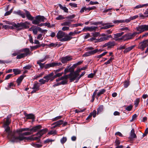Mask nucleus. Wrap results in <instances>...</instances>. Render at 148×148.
Instances as JSON below:
<instances>
[{"mask_svg": "<svg viewBox=\"0 0 148 148\" xmlns=\"http://www.w3.org/2000/svg\"><path fill=\"white\" fill-rule=\"evenodd\" d=\"M83 70V67L81 69L77 68V70L74 72L71 73L69 74H68L69 77V79L70 82L73 81L77 77V80H78L83 75V72L82 73L81 75L79 76V73L82 70Z\"/></svg>", "mask_w": 148, "mask_h": 148, "instance_id": "obj_1", "label": "nucleus"}, {"mask_svg": "<svg viewBox=\"0 0 148 148\" xmlns=\"http://www.w3.org/2000/svg\"><path fill=\"white\" fill-rule=\"evenodd\" d=\"M56 36L58 39L61 42H65L70 40L73 38L70 37L65 32L59 31L57 33Z\"/></svg>", "mask_w": 148, "mask_h": 148, "instance_id": "obj_2", "label": "nucleus"}, {"mask_svg": "<svg viewBox=\"0 0 148 148\" xmlns=\"http://www.w3.org/2000/svg\"><path fill=\"white\" fill-rule=\"evenodd\" d=\"M3 127L5 129L4 132V134L7 135L8 138L12 142H14L12 141V139L15 138L16 136H15L14 133L12 132L10 130V127L9 126L3 125Z\"/></svg>", "mask_w": 148, "mask_h": 148, "instance_id": "obj_3", "label": "nucleus"}, {"mask_svg": "<svg viewBox=\"0 0 148 148\" xmlns=\"http://www.w3.org/2000/svg\"><path fill=\"white\" fill-rule=\"evenodd\" d=\"M32 134V132L30 131L29 132H25L22 134L20 133V134H19V136H16L15 138L12 139V141L13 142H17L19 141L23 140L25 139H27L28 137H25L24 136L29 135Z\"/></svg>", "mask_w": 148, "mask_h": 148, "instance_id": "obj_4", "label": "nucleus"}, {"mask_svg": "<svg viewBox=\"0 0 148 148\" xmlns=\"http://www.w3.org/2000/svg\"><path fill=\"white\" fill-rule=\"evenodd\" d=\"M94 48L92 47H87L85 49L86 51L90 50V51L87 52L84 54V56H91L96 53L99 51H101L102 50L101 49H96L93 50Z\"/></svg>", "mask_w": 148, "mask_h": 148, "instance_id": "obj_5", "label": "nucleus"}, {"mask_svg": "<svg viewBox=\"0 0 148 148\" xmlns=\"http://www.w3.org/2000/svg\"><path fill=\"white\" fill-rule=\"evenodd\" d=\"M136 29L138 32L137 34L148 30V25H138L136 28Z\"/></svg>", "mask_w": 148, "mask_h": 148, "instance_id": "obj_6", "label": "nucleus"}, {"mask_svg": "<svg viewBox=\"0 0 148 148\" xmlns=\"http://www.w3.org/2000/svg\"><path fill=\"white\" fill-rule=\"evenodd\" d=\"M29 23L27 22L24 23L21 22L17 24L14 23L13 24V26L16 28H18L20 27H22L23 28H28L29 27L28 25Z\"/></svg>", "mask_w": 148, "mask_h": 148, "instance_id": "obj_7", "label": "nucleus"}, {"mask_svg": "<svg viewBox=\"0 0 148 148\" xmlns=\"http://www.w3.org/2000/svg\"><path fill=\"white\" fill-rule=\"evenodd\" d=\"M137 34V32H134L132 34L128 33L123 36L125 40L130 39L133 38Z\"/></svg>", "mask_w": 148, "mask_h": 148, "instance_id": "obj_8", "label": "nucleus"}, {"mask_svg": "<svg viewBox=\"0 0 148 148\" xmlns=\"http://www.w3.org/2000/svg\"><path fill=\"white\" fill-rule=\"evenodd\" d=\"M116 45L115 42L114 41H111L106 43L103 46V47H107V49H109L113 48Z\"/></svg>", "mask_w": 148, "mask_h": 148, "instance_id": "obj_9", "label": "nucleus"}, {"mask_svg": "<svg viewBox=\"0 0 148 148\" xmlns=\"http://www.w3.org/2000/svg\"><path fill=\"white\" fill-rule=\"evenodd\" d=\"M148 40H147L140 43L138 45V48L143 50L148 44Z\"/></svg>", "mask_w": 148, "mask_h": 148, "instance_id": "obj_10", "label": "nucleus"}, {"mask_svg": "<svg viewBox=\"0 0 148 148\" xmlns=\"http://www.w3.org/2000/svg\"><path fill=\"white\" fill-rule=\"evenodd\" d=\"M40 86V84L37 82H35L33 85V86L32 88L33 90L31 92V93H33L36 92V91L38 90L39 89V87Z\"/></svg>", "mask_w": 148, "mask_h": 148, "instance_id": "obj_11", "label": "nucleus"}, {"mask_svg": "<svg viewBox=\"0 0 148 148\" xmlns=\"http://www.w3.org/2000/svg\"><path fill=\"white\" fill-rule=\"evenodd\" d=\"M112 36L111 35H108L106 36L102 37L99 39H96V41H95V42H103L106 40H108L109 38H110Z\"/></svg>", "mask_w": 148, "mask_h": 148, "instance_id": "obj_12", "label": "nucleus"}, {"mask_svg": "<svg viewBox=\"0 0 148 148\" xmlns=\"http://www.w3.org/2000/svg\"><path fill=\"white\" fill-rule=\"evenodd\" d=\"M72 59V58L71 56H67L62 58L61 59V61L62 63H65Z\"/></svg>", "mask_w": 148, "mask_h": 148, "instance_id": "obj_13", "label": "nucleus"}, {"mask_svg": "<svg viewBox=\"0 0 148 148\" xmlns=\"http://www.w3.org/2000/svg\"><path fill=\"white\" fill-rule=\"evenodd\" d=\"M97 29H98V27L96 26L85 27L84 28V31L88 30L90 32L95 31Z\"/></svg>", "mask_w": 148, "mask_h": 148, "instance_id": "obj_14", "label": "nucleus"}, {"mask_svg": "<svg viewBox=\"0 0 148 148\" xmlns=\"http://www.w3.org/2000/svg\"><path fill=\"white\" fill-rule=\"evenodd\" d=\"M48 131V129L47 128H45L41 130L38 132L36 135H33L34 136L35 135H38L41 137L44 134H45Z\"/></svg>", "mask_w": 148, "mask_h": 148, "instance_id": "obj_15", "label": "nucleus"}, {"mask_svg": "<svg viewBox=\"0 0 148 148\" xmlns=\"http://www.w3.org/2000/svg\"><path fill=\"white\" fill-rule=\"evenodd\" d=\"M69 79V77L68 75H65L56 79V82H58L62 80V81L66 80V81H68L67 80V79Z\"/></svg>", "mask_w": 148, "mask_h": 148, "instance_id": "obj_16", "label": "nucleus"}, {"mask_svg": "<svg viewBox=\"0 0 148 148\" xmlns=\"http://www.w3.org/2000/svg\"><path fill=\"white\" fill-rule=\"evenodd\" d=\"M20 51L21 52H24L23 54H25V56L29 54L30 53L29 49L28 48H25L21 49Z\"/></svg>", "mask_w": 148, "mask_h": 148, "instance_id": "obj_17", "label": "nucleus"}, {"mask_svg": "<svg viewBox=\"0 0 148 148\" xmlns=\"http://www.w3.org/2000/svg\"><path fill=\"white\" fill-rule=\"evenodd\" d=\"M41 128L42 126L40 125L36 126L31 128V132H32L33 133V132L38 131V130L40 129Z\"/></svg>", "mask_w": 148, "mask_h": 148, "instance_id": "obj_18", "label": "nucleus"}, {"mask_svg": "<svg viewBox=\"0 0 148 148\" xmlns=\"http://www.w3.org/2000/svg\"><path fill=\"white\" fill-rule=\"evenodd\" d=\"M63 121L62 120H60L53 123L52 125L54 126L52 127L53 128H55L56 127L61 125L63 123Z\"/></svg>", "mask_w": 148, "mask_h": 148, "instance_id": "obj_19", "label": "nucleus"}, {"mask_svg": "<svg viewBox=\"0 0 148 148\" xmlns=\"http://www.w3.org/2000/svg\"><path fill=\"white\" fill-rule=\"evenodd\" d=\"M26 131H31V128L30 129L29 128H20L17 130L16 132L18 134H20V133H21L23 132Z\"/></svg>", "mask_w": 148, "mask_h": 148, "instance_id": "obj_20", "label": "nucleus"}, {"mask_svg": "<svg viewBox=\"0 0 148 148\" xmlns=\"http://www.w3.org/2000/svg\"><path fill=\"white\" fill-rule=\"evenodd\" d=\"M24 10L27 19L30 20H32L34 19V17L31 15L29 12L26 10Z\"/></svg>", "mask_w": 148, "mask_h": 148, "instance_id": "obj_21", "label": "nucleus"}, {"mask_svg": "<svg viewBox=\"0 0 148 148\" xmlns=\"http://www.w3.org/2000/svg\"><path fill=\"white\" fill-rule=\"evenodd\" d=\"M136 136L134 130V129L133 128L131 131L130 138V139H133L134 138H136Z\"/></svg>", "mask_w": 148, "mask_h": 148, "instance_id": "obj_22", "label": "nucleus"}, {"mask_svg": "<svg viewBox=\"0 0 148 148\" xmlns=\"http://www.w3.org/2000/svg\"><path fill=\"white\" fill-rule=\"evenodd\" d=\"M14 13L21 16L23 18L25 17V15L24 13H22L21 11L20 10L17 11H15L13 12Z\"/></svg>", "mask_w": 148, "mask_h": 148, "instance_id": "obj_23", "label": "nucleus"}, {"mask_svg": "<svg viewBox=\"0 0 148 148\" xmlns=\"http://www.w3.org/2000/svg\"><path fill=\"white\" fill-rule=\"evenodd\" d=\"M11 117V115H8L7 116L6 119V121L4 123L3 125L9 126V125L10 123V119Z\"/></svg>", "mask_w": 148, "mask_h": 148, "instance_id": "obj_24", "label": "nucleus"}, {"mask_svg": "<svg viewBox=\"0 0 148 148\" xmlns=\"http://www.w3.org/2000/svg\"><path fill=\"white\" fill-rule=\"evenodd\" d=\"M36 19L38 20L39 22H44L45 20V18L43 16H38L36 17Z\"/></svg>", "mask_w": 148, "mask_h": 148, "instance_id": "obj_25", "label": "nucleus"}, {"mask_svg": "<svg viewBox=\"0 0 148 148\" xmlns=\"http://www.w3.org/2000/svg\"><path fill=\"white\" fill-rule=\"evenodd\" d=\"M68 81H66V80L62 81L61 82L59 83H58L56 84H55L53 85V87H55L56 86H57L60 85H64L66 84H67V83Z\"/></svg>", "mask_w": 148, "mask_h": 148, "instance_id": "obj_26", "label": "nucleus"}, {"mask_svg": "<svg viewBox=\"0 0 148 148\" xmlns=\"http://www.w3.org/2000/svg\"><path fill=\"white\" fill-rule=\"evenodd\" d=\"M25 115L27 117V119H33L34 118V116L32 114H27V113H25Z\"/></svg>", "mask_w": 148, "mask_h": 148, "instance_id": "obj_27", "label": "nucleus"}, {"mask_svg": "<svg viewBox=\"0 0 148 148\" xmlns=\"http://www.w3.org/2000/svg\"><path fill=\"white\" fill-rule=\"evenodd\" d=\"M106 91V90L105 89H102L99 92L97 93V95L96 96V98L98 99V97L100 96L101 95L103 94Z\"/></svg>", "mask_w": 148, "mask_h": 148, "instance_id": "obj_28", "label": "nucleus"}, {"mask_svg": "<svg viewBox=\"0 0 148 148\" xmlns=\"http://www.w3.org/2000/svg\"><path fill=\"white\" fill-rule=\"evenodd\" d=\"M81 32L77 31H75L73 32H71L68 35L71 37V36H74L75 34H78L80 33Z\"/></svg>", "mask_w": 148, "mask_h": 148, "instance_id": "obj_29", "label": "nucleus"}, {"mask_svg": "<svg viewBox=\"0 0 148 148\" xmlns=\"http://www.w3.org/2000/svg\"><path fill=\"white\" fill-rule=\"evenodd\" d=\"M135 45H132L130 47H128V48H126V49H125V50H124V53H127L130 51L131 50H132V49H133V48L135 47Z\"/></svg>", "mask_w": 148, "mask_h": 148, "instance_id": "obj_30", "label": "nucleus"}, {"mask_svg": "<svg viewBox=\"0 0 148 148\" xmlns=\"http://www.w3.org/2000/svg\"><path fill=\"white\" fill-rule=\"evenodd\" d=\"M24 77V76L23 75H21L16 80V82L18 85L20 84Z\"/></svg>", "mask_w": 148, "mask_h": 148, "instance_id": "obj_31", "label": "nucleus"}, {"mask_svg": "<svg viewBox=\"0 0 148 148\" xmlns=\"http://www.w3.org/2000/svg\"><path fill=\"white\" fill-rule=\"evenodd\" d=\"M73 20H71L65 22L61 24L62 26H69L71 24V22H72Z\"/></svg>", "mask_w": 148, "mask_h": 148, "instance_id": "obj_32", "label": "nucleus"}, {"mask_svg": "<svg viewBox=\"0 0 148 148\" xmlns=\"http://www.w3.org/2000/svg\"><path fill=\"white\" fill-rule=\"evenodd\" d=\"M53 72H52L47 75L49 80H50L51 81H52L54 79V76H53Z\"/></svg>", "mask_w": 148, "mask_h": 148, "instance_id": "obj_33", "label": "nucleus"}, {"mask_svg": "<svg viewBox=\"0 0 148 148\" xmlns=\"http://www.w3.org/2000/svg\"><path fill=\"white\" fill-rule=\"evenodd\" d=\"M113 39L116 41L121 42L123 40H124L125 38H124V36H123L120 38H119V37L114 38Z\"/></svg>", "mask_w": 148, "mask_h": 148, "instance_id": "obj_34", "label": "nucleus"}, {"mask_svg": "<svg viewBox=\"0 0 148 148\" xmlns=\"http://www.w3.org/2000/svg\"><path fill=\"white\" fill-rule=\"evenodd\" d=\"M38 136L37 137H33L32 136L28 137L27 139H29L32 140H38L40 138V137L39 135H38Z\"/></svg>", "mask_w": 148, "mask_h": 148, "instance_id": "obj_35", "label": "nucleus"}, {"mask_svg": "<svg viewBox=\"0 0 148 148\" xmlns=\"http://www.w3.org/2000/svg\"><path fill=\"white\" fill-rule=\"evenodd\" d=\"M148 5V4H142V5L139 4V5H136V6L135 7H134L133 8V9H138L140 8H143V7H144V6H147Z\"/></svg>", "mask_w": 148, "mask_h": 148, "instance_id": "obj_36", "label": "nucleus"}, {"mask_svg": "<svg viewBox=\"0 0 148 148\" xmlns=\"http://www.w3.org/2000/svg\"><path fill=\"white\" fill-rule=\"evenodd\" d=\"M104 25H106V26H104L102 27V29H107L109 28H110L111 27H112L114 26L113 25H111L110 23H108V24H104Z\"/></svg>", "mask_w": 148, "mask_h": 148, "instance_id": "obj_37", "label": "nucleus"}, {"mask_svg": "<svg viewBox=\"0 0 148 148\" xmlns=\"http://www.w3.org/2000/svg\"><path fill=\"white\" fill-rule=\"evenodd\" d=\"M103 109V106L101 105L99 106V108H97V114H98L102 112Z\"/></svg>", "mask_w": 148, "mask_h": 148, "instance_id": "obj_38", "label": "nucleus"}, {"mask_svg": "<svg viewBox=\"0 0 148 148\" xmlns=\"http://www.w3.org/2000/svg\"><path fill=\"white\" fill-rule=\"evenodd\" d=\"M31 29L33 33L34 34H37L38 33V31L35 26H32L31 27Z\"/></svg>", "mask_w": 148, "mask_h": 148, "instance_id": "obj_39", "label": "nucleus"}, {"mask_svg": "<svg viewBox=\"0 0 148 148\" xmlns=\"http://www.w3.org/2000/svg\"><path fill=\"white\" fill-rule=\"evenodd\" d=\"M45 46V44L44 43H42L41 44H39L37 45L36 46H33L32 48L34 49H36L37 48H39L41 47H44Z\"/></svg>", "mask_w": 148, "mask_h": 148, "instance_id": "obj_40", "label": "nucleus"}, {"mask_svg": "<svg viewBox=\"0 0 148 148\" xmlns=\"http://www.w3.org/2000/svg\"><path fill=\"white\" fill-rule=\"evenodd\" d=\"M59 6L60 8L63 10L65 12H68V9L66 7H63L61 4H59Z\"/></svg>", "mask_w": 148, "mask_h": 148, "instance_id": "obj_41", "label": "nucleus"}, {"mask_svg": "<svg viewBox=\"0 0 148 148\" xmlns=\"http://www.w3.org/2000/svg\"><path fill=\"white\" fill-rule=\"evenodd\" d=\"M13 71L15 75L20 74L21 73V71L18 69H14Z\"/></svg>", "mask_w": 148, "mask_h": 148, "instance_id": "obj_42", "label": "nucleus"}, {"mask_svg": "<svg viewBox=\"0 0 148 148\" xmlns=\"http://www.w3.org/2000/svg\"><path fill=\"white\" fill-rule=\"evenodd\" d=\"M96 8L95 6H93L91 7H89L88 8H86V7H84V11H87V10H93L96 9Z\"/></svg>", "mask_w": 148, "mask_h": 148, "instance_id": "obj_43", "label": "nucleus"}, {"mask_svg": "<svg viewBox=\"0 0 148 148\" xmlns=\"http://www.w3.org/2000/svg\"><path fill=\"white\" fill-rule=\"evenodd\" d=\"M25 54L23 53H21L20 54L16 56L17 59H21L25 57Z\"/></svg>", "mask_w": 148, "mask_h": 148, "instance_id": "obj_44", "label": "nucleus"}, {"mask_svg": "<svg viewBox=\"0 0 148 148\" xmlns=\"http://www.w3.org/2000/svg\"><path fill=\"white\" fill-rule=\"evenodd\" d=\"M97 91H98V90L96 89L95 91L94 92L92 96V99H91V102H93L94 101L95 97L96 96V95L97 93Z\"/></svg>", "mask_w": 148, "mask_h": 148, "instance_id": "obj_45", "label": "nucleus"}, {"mask_svg": "<svg viewBox=\"0 0 148 148\" xmlns=\"http://www.w3.org/2000/svg\"><path fill=\"white\" fill-rule=\"evenodd\" d=\"M124 34V32H122L121 33H118L114 34V38L119 37L121 36Z\"/></svg>", "mask_w": 148, "mask_h": 148, "instance_id": "obj_46", "label": "nucleus"}, {"mask_svg": "<svg viewBox=\"0 0 148 148\" xmlns=\"http://www.w3.org/2000/svg\"><path fill=\"white\" fill-rule=\"evenodd\" d=\"M48 58V56H45V57H44V58L42 59H41L40 60H38L37 61V63H39L40 62V63H41V62H43L44 61H45L46 59L47 58Z\"/></svg>", "mask_w": 148, "mask_h": 148, "instance_id": "obj_47", "label": "nucleus"}, {"mask_svg": "<svg viewBox=\"0 0 148 148\" xmlns=\"http://www.w3.org/2000/svg\"><path fill=\"white\" fill-rule=\"evenodd\" d=\"M63 73V72L61 73H56V74L53 76L54 79L57 77H59L61 76L62 75Z\"/></svg>", "mask_w": 148, "mask_h": 148, "instance_id": "obj_48", "label": "nucleus"}, {"mask_svg": "<svg viewBox=\"0 0 148 148\" xmlns=\"http://www.w3.org/2000/svg\"><path fill=\"white\" fill-rule=\"evenodd\" d=\"M67 140V138L66 137H63L60 140V142L62 144H63L65 143Z\"/></svg>", "mask_w": 148, "mask_h": 148, "instance_id": "obj_49", "label": "nucleus"}, {"mask_svg": "<svg viewBox=\"0 0 148 148\" xmlns=\"http://www.w3.org/2000/svg\"><path fill=\"white\" fill-rule=\"evenodd\" d=\"M97 112L95 110H94L93 112H91L90 113V115H91V116L92 117V116L94 118H95Z\"/></svg>", "mask_w": 148, "mask_h": 148, "instance_id": "obj_50", "label": "nucleus"}, {"mask_svg": "<svg viewBox=\"0 0 148 148\" xmlns=\"http://www.w3.org/2000/svg\"><path fill=\"white\" fill-rule=\"evenodd\" d=\"M123 20H116L113 21V23L115 24H119L121 23H123Z\"/></svg>", "mask_w": 148, "mask_h": 148, "instance_id": "obj_51", "label": "nucleus"}, {"mask_svg": "<svg viewBox=\"0 0 148 148\" xmlns=\"http://www.w3.org/2000/svg\"><path fill=\"white\" fill-rule=\"evenodd\" d=\"M107 53H108L107 52H106V51L105 52H103V53H102L101 54L98 55V56H96V57L97 58H101L102 57L104 56Z\"/></svg>", "mask_w": 148, "mask_h": 148, "instance_id": "obj_52", "label": "nucleus"}, {"mask_svg": "<svg viewBox=\"0 0 148 148\" xmlns=\"http://www.w3.org/2000/svg\"><path fill=\"white\" fill-rule=\"evenodd\" d=\"M130 84L129 82L128 81H126L124 83V87L125 88H127L128 87Z\"/></svg>", "mask_w": 148, "mask_h": 148, "instance_id": "obj_53", "label": "nucleus"}, {"mask_svg": "<svg viewBox=\"0 0 148 148\" xmlns=\"http://www.w3.org/2000/svg\"><path fill=\"white\" fill-rule=\"evenodd\" d=\"M36 28H37V31H39L41 32L42 33H43L44 32H46L47 31L46 30H42L41 28L39 27H36Z\"/></svg>", "mask_w": 148, "mask_h": 148, "instance_id": "obj_54", "label": "nucleus"}, {"mask_svg": "<svg viewBox=\"0 0 148 148\" xmlns=\"http://www.w3.org/2000/svg\"><path fill=\"white\" fill-rule=\"evenodd\" d=\"M64 18V17L62 15H60L58 17L56 18V19L57 20H59L63 19Z\"/></svg>", "mask_w": 148, "mask_h": 148, "instance_id": "obj_55", "label": "nucleus"}, {"mask_svg": "<svg viewBox=\"0 0 148 148\" xmlns=\"http://www.w3.org/2000/svg\"><path fill=\"white\" fill-rule=\"evenodd\" d=\"M32 23L35 25H38L39 24L40 22L38 20L36 19L32 21Z\"/></svg>", "mask_w": 148, "mask_h": 148, "instance_id": "obj_56", "label": "nucleus"}, {"mask_svg": "<svg viewBox=\"0 0 148 148\" xmlns=\"http://www.w3.org/2000/svg\"><path fill=\"white\" fill-rule=\"evenodd\" d=\"M32 67V66L28 64L25 66L24 67L23 69H30Z\"/></svg>", "mask_w": 148, "mask_h": 148, "instance_id": "obj_57", "label": "nucleus"}, {"mask_svg": "<svg viewBox=\"0 0 148 148\" xmlns=\"http://www.w3.org/2000/svg\"><path fill=\"white\" fill-rule=\"evenodd\" d=\"M63 69V67L60 68H59L57 70H54L53 71V73H54L55 74H56V73H57V72L60 71L61 70H62Z\"/></svg>", "mask_w": 148, "mask_h": 148, "instance_id": "obj_58", "label": "nucleus"}, {"mask_svg": "<svg viewBox=\"0 0 148 148\" xmlns=\"http://www.w3.org/2000/svg\"><path fill=\"white\" fill-rule=\"evenodd\" d=\"M13 9H12L10 11H7L5 12V16H8L10 14L12 11Z\"/></svg>", "mask_w": 148, "mask_h": 148, "instance_id": "obj_59", "label": "nucleus"}, {"mask_svg": "<svg viewBox=\"0 0 148 148\" xmlns=\"http://www.w3.org/2000/svg\"><path fill=\"white\" fill-rule=\"evenodd\" d=\"M39 82L41 84H44L46 82H47L45 80L42 79L39 80Z\"/></svg>", "mask_w": 148, "mask_h": 148, "instance_id": "obj_60", "label": "nucleus"}, {"mask_svg": "<svg viewBox=\"0 0 148 148\" xmlns=\"http://www.w3.org/2000/svg\"><path fill=\"white\" fill-rule=\"evenodd\" d=\"M133 106H132L130 105V106H128L126 108V110L128 111H130L132 108Z\"/></svg>", "mask_w": 148, "mask_h": 148, "instance_id": "obj_61", "label": "nucleus"}, {"mask_svg": "<svg viewBox=\"0 0 148 148\" xmlns=\"http://www.w3.org/2000/svg\"><path fill=\"white\" fill-rule=\"evenodd\" d=\"M62 118V116H57L56 117H55L52 120L53 121H56L60 119H61Z\"/></svg>", "mask_w": 148, "mask_h": 148, "instance_id": "obj_62", "label": "nucleus"}, {"mask_svg": "<svg viewBox=\"0 0 148 148\" xmlns=\"http://www.w3.org/2000/svg\"><path fill=\"white\" fill-rule=\"evenodd\" d=\"M92 36L95 37H97L99 34V33L98 32H95L93 33H92Z\"/></svg>", "mask_w": 148, "mask_h": 148, "instance_id": "obj_63", "label": "nucleus"}, {"mask_svg": "<svg viewBox=\"0 0 148 148\" xmlns=\"http://www.w3.org/2000/svg\"><path fill=\"white\" fill-rule=\"evenodd\" d=\"M69 5L73 7L76 8L77 7V4L74 3H69Z\"/></svg>", "mask_w": 148, "mask_h": 148, "instance_id": "obj_64", "label": "nucleus"}]
</instances>
